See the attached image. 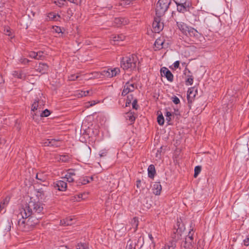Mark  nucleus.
Instances as JSON below:
<instances>
[{"mask_svg":"<svg viewBox=\"0 0 249 249\" xmlns=\"http://www.w3.org/2000/svg\"><path fill=\"white\" fill-rule=\"evenodd\" d=\"M37 60L42 59L44 56L43 55L44 53L42 51H39L36 53Z\"/></svg>","mask_w":249,"mask_h":249,"instance_id":"nucleus-40","label":"nucleus"},{"mask_svg":"<svg viewBox=\"0 0 249 249\" xmlns=\"http://www.w3.org/2000/svg\"><path fill=\"white\" fill-rule=\"evenodd\" d=\"M19 61L21 63H23V64H26V63L29 62V61L28 59H27L26 58H21Z\"/></svg>","mask_w":249,"mask_h":249,"instance_id":"nucleus-56","label":"nucleus"},{"mask_svg":"<svg viewBox=\"0 0 249 249\" xmlns=\"http://www.w3.org/2000/svg\"><path fill=\"white\" fill-rule=\"evenodd\" d=\"M18 217H21V219H19L18 221V225L20 230L23 231L28 230V227L26 225L27 218L29 217H22L20 215V213L18 215Z\"/></svg>","mask_w":249,"mask_h":249,"instance_id":"nucleus-12","label":"nucleus"},{"mask_svg":"<svg viewBox=\"0 0 249 249\" xmlns=\"http://www.w3.org/2000/svg\"><path fill=\"white\" fill-rule=\"evenodd\" d=\"M179 61H177L174 64V67L175 69H177L179 67Z\"/></svg>","mask_w":249,"mask_h":249,"instance_id":"nucleus-58","label":"nucleus"},{"mask_svg":"<svg viewBox=\"0 0 249 249\" xmlns=\"http://www.w3.org/2000/svg\"><path fill=\"white\" fill-rule=\"evenodd\" d=\"M106 154H107V151L106 150H104L100 154V157L105 156L106 155Z\"/></svg>","mask_w":249,"mask_h":249,"instance_id":"nucleus-60","label":"nucleus"},{"mask_svg":"<svg viewBox=\"0 0 249 249\" xmlns=\"http://www.w3.org/2000/svg\"><path fill=\"white\" fill-rule=\"evenodd\" d=\"M36 199L37 201H40L44 199L45 197V192L42 189H38L36 193Z\"/></svg>","mask_w":249,"mask_h":249,"instance_id":"nucleus-20","label":"nucleus"},{"mask_svg":"<svg viewBox=\"0 0 249 249\" xmlns=\"http://www.w3.org/2000/svg\"><path fill=\"white\" fill-rule=\"evenodd\" d=\"M48 68V66L46 64L39 63L36 70L42 73H44L47 71Z\"/></svg>","mask_w":249,"mask_h":249,"instance_id":"nucleus-21","label":"nucleus"},{"mask_svg":"<svg viewBox=\"0 0 249 249\" xmlns=\"http://www.w3.org/2000/svg\"><path fill=\"white\" fill-rule=\"evenodd\" d=\"M204 244L203 241L199 240L198 242L197 249H203Z\"/></svg>","mask_w":249,"mask_h":249,"instance_id":"nucleus-46","label":"nucleus"},{"mask_svg":"<svg viewBox=\"0 0 249 249\" xmlns=\"http://www.w3.org/2000/svg\"><path fill=\"white\" fill-rule=\"evenodd\" d=\"M125 38V36L123 35H120L116 36H114L112 37V39L114 41H117L119 40H123Z\"/></svg>","mask_w":249,"mask_h":249,"instance_id":"nucleus-32","label":"nucleus"},{"mask_svg":"<svg viewBox=\"0 0 249 249\" xmlns=\"http://www.w3.org/2000/svg\"><path fill=\"white\" fill-rule=\"evenodd\" d=\"M76 249H89L86 245L84 244H78L77 246Z\"/></svg>","mask_w":249,"mask_h":249,"instance_id":"nucleus-44","label":"nucleus"},{"mask_svg":"<svg viewBox=\"0 0 249 249\" xmlns=\"http://www.w3.org/2000/svg\"><path fill=\"white\" fill-rule=\"evenodd\" d=\"M161 17H158L154 18V21L153 23V30L155 33H159L163 28V24L161 22Z\"/></svg>","mask_w":249,"mask_h":249,"instance_id":"nucleus-9","label":"nucleus"},{"mask_svg":"<svg viewBox=\"0 0 249 249\" xmlns=\"http://www.w3.org/2000/svg\"><path fill=\"white\" fill-rule=\"evenodd\" d=\"M177 5V10L181 13L188 11L191 5L189 0H174Z\"/></svg>","mask_w":249,"mask_h":249,"instance_id":"nucleus-6","label":"nucleus"},{"mask_svg":"<svg viewBox=\"0 0 249 249\" xmlns=\"http://www.w3.org/2000/svg\"><path fill=\"white\" fill-rule=\"evenodd\" d=\"M90 75H92V76L88 77H87L88 79H92V78H99L101 77L100 75H101L102 74H101V73H99L98 72H93V73L90 74Z\"/></svg>","mask_w":249,"mask_h":249,"instance_id":"nucleus-34","label":"nucleus"},{"mask_svg":"<svg viewBox=\"0 0 249 249\" xmlns=\"http://www.w3.org/2000/svg\"><path fill=\"white\" fill-rule=\"evenodd\" d=\"M148 237L150 239V249H154L155 247V243L154 240V238L152 236V234H149Z\"/></svg>","mask_w":249,"mask_h":249,"instance_id":"nucleus-30","label":"nucleus"},{"mask_svg":"<svg viewBox=\"0 0 249 249\" xmlns=\"http://www.w3.org/2000/svg\"><path fill=\"white\" fill-rule=\"evenodd\" d=\"M131 3L130 0H123L121 1L120 4L122 6L129 5Z\"/></svg>","mask_w":249,"mask_h":249,"instance_id":"nucleus-43","label":"nucleus"},{"mask_svg":"<svg viewBox=\"0 0 249 249\" xmlns=\"http://www.w3.org/2000/svg\"><path fill=\"white\" fill-rule=\"evenodd\" d=\"M48 17L49 19L52 20H58L60 18L59 16L56 15L55 13H51L49 14Z\"/></svg>","mask_w":249,"mask_h":249,"instance_id":"nucleus-29","label":"nucleus"},{"mask_svg":"<svg viewBox=\"0 0 249 249\" xmlns=\"http://www.w3.org/2000/svg\"><path fill=\"white\" fill-rule=\"evenodd\" d=\"M120 72V69L118 68L114 69H107V70H104L101 72L102 75L111 78L115 76Z\"/></svg>","mask_w":249,"mask_h":249,"instance_id":"nucleus-8","label":"nucleus"},{"mask_svg":"<svg viewBox=\"0 0 249 249\" xmlns=\"http://www.w3.org/2000/svg\"><path fill=\"white\" fill-rule=\"evenodd\" d=\"M163 43L164 40L162 38H159L156 40L155 46L157 49H160L163 47Z\"/></svg>","mask_w":249,"mask_h":249,"instance_id":"nucleus-24","label":"nucleus"},{"mask_svg":"<svg viewBox=\"0 0 249 249\" xmlns=\"http://www.w3.org/2000/svg\"><path fill=\"white\" fill-rule=\"evenodd\" d=\"M126 118L129 120L131 123H133L135 120V117L134 115V113L132 112H128L126 114Z\"/></svg>","mask_w":249,"mask_h":249,"instance_id":"nucleus-28","label":"nucleus"},{"mask_svg":"<svg viewBox=\"0 0 249 249\" xmlns=\"http://www.w3.org/2000/svg\"><path fill=\"white\" fill-rule=\"evenodd\" d=\"M132 99L133 97L131 95H129L127 96V99L126 102V106H128L131 103Z\"/></svg>","mask_w":249,"mask_h":249,"instance_id":"nucleus-47","label":"nucleus"},{"mask_svg":"<svg viewBox=\"0 0 249 249\" xmlns=\"http://www.w3.org/2000/svg\"><path fill=\"white\" fill-rule=\"evenodd\" d=\"M157 121L160 125H162L164 124V120L162 115H159L158 117Z\"/></svg>","mask_w":249,"mask_h":249,"instance_id":"nucleus-38","label":"nucleus"},{"mask_svg":"<svg viewBox=\"0 0 249 249\" xmlns=\"http://www.w3.org/2000/svg\"><path fill=\"white\" fill-rule=\"evenodd\" d=\"M170 3L171 0H159L157 3L155 10L156 16L161 17L164 15Z\"/></svg>","mask_w":249,"mask_h":249,"instance_id":"nucleus-4","label":"nucleus"},{"mask_svg":"<svg viewBox=\"0 0 249 249\" xmlns=\"http://www.w3.org/2000/svg\"><path fill=\"white\" fill-rule=\"evenodd\" d=\"M36 54H37L35 52H31L30 53L29 56V57H30L31 58H33L36 59H37Z\"/></svg>","mask_w":249,"mask_h":249,"instance_id":"nucleus-48","label":"nucleus"},{"mask_svg":"<svg viewBox=\"0 0 249 249\" xmlns=\"http://www.w3.org/2000/svg\"><path fill=\"white\" fill-rule=\"evenodd\" d=\"M132 226L134 228L135 230H136L137 228L138 225V219L136 217L133 218L131 222Z\"/></svg>","mask_w":249,"mask_h":249,"instance_id":"nucleus-33","label":"nucleus"},{"mask_svg":"<svg viewBox=\"0 0 249 249\" xmlns=\"http://www.w3.org/2000/svg\"><path fill=\"white\" fill-rule=\"evenodd\" d=\"M125 249H135L132 241L130 240L128 241Z\"/></svg>","mask_w":249,"mask_h":249,"instance_id":"nucleus-35","label":"nucleus"},{"mask_svg":"<svg viewBox=\"0 0 249 249\" xmlns=\"http://www.w3.org/2000/svg\"><path fill=\"white\" fill-rule=\"evenodd\" d=\"M54 187L57 188V189L59 191H64L66 190L67 183L64 181L59 180L56 182Z\"/></svg>","mask_w":249,"mask_h":249,"instance_id":"nucleus-17","label":"nucleus"},{"mask_svg":"<svg viewBox=\"0 0 249 249\" xmlns=\"http://www.w3.org/2000/svg\"><path fill=\"white\" fill-rule=\"evenodd\" d=\"M114 22L115 24L117 26L125 25L128 23V21L127 19L122 18H115Z\"/></svg>","mask_w":249,"mask_h":249,"instance_id":"nucleus-18","label":"nucleus"},{"mask_svg":"<svg viewBox=\"0 0 249 249\" xmlns=\"http://www.w3.org/2000/svg\"><path fill=\"white\" fill-rule=\"evenodd\" d=\"M13 74L15 77L19 79H24L25 77V74L20 71H15Z\"/></svg>","mask_w":249,"mask_h":249,"instance_id":"nucleus-27","label":"nucleus"},{"mask_svg":"<svg viewBox=\"0 0 249 249\" xmlns=\"http://www.w3.org/2000/svg\"><path fill=\"white\" fill-rule=\"evenodd\" d=\"M79 77V75L71 74L68 77V79L70 81H74L78 78Z\"/></svg>","mask_w":249,"mask_h":249,"instance_id":"nucleus-39","label":"nucleus"},{"mask_svg":"<svg viewBox=\"0 0 249 249\" xmlns=\"http://www.w3.org/2000/svg\"><path fill=\"white\" fill-rule=\"evenodd\" d=\"M83 194H80L77 196V197H75L74 199H73L74 201H80L81 199H83Z\"/></svg>","mask_w":249,"mask_h":249,"instance_id":"nucleus-50","label":"nucleus"},{"mask_svg":"<svg viewBox=\"0 0 249 249\" xmlns=\"http://www.w3.org/2000/svg\"><path fill=\"white\" fill-rule=\"evenodd\" d=\"M244 244L247 246L249 245V238H247L244 240Z\"/></svg>","mask_w":249,"mask_h":249,"instance_id":"nucleus-59","label":"nucleus"},{"mask_svg":"<svg viewBox=\"0 0 249 249\" xmlns=\"http://www.w3.org/2000/svg\"><path fill=\"white\" fill-rule=\"evenodd\" d=\"M44 104L45 102L42 100H36L32 105L31 111L35 112L38 109H41Z\"/></svg>","mask_w":249,"mask_h":249,"instance_id":"nucleus-11","label":"nucleus"},{"mask_svg":"<svg viewBox=\"0 0 249 249\" xmlns=\"http://www.w3.org/2000/svg\"><path fill=\"white\" fill-rule=\"evenodd\" d=\"M96 104V102L95 101H92L91 102V104H90V106H92Z\"/></svg>","mask_w":249,"mask_h":249,"instance_id":"nucleus-62","label":"nucleus"},{"mask_svg":"<svg viewBox=\"0 0 249 249\" xmlns=\"http://www.w3.org/2000/svg\"><path fill=\"white\" fill-rule=\"evenodd\" d=\"M50 114V111L48 109H46L41 113L40 117H48Z\"/></svg>","mask_w":249,"mask_h":249,"instance_id":"nucleus-36","label":"nucleus"},{"mask_svg":"<svg viewBox=\"0 0 249 249\" xmlns=\"http://www.w3.org/2000/svg\"><path fill=\"white\" fill-rule=\"evenodd\" d=\"M166 116L167 117L166 120L168 122H170L171 120L172 113L169 111H167L166 113Z\"/></svg>","mask_w":249,"mask_h":249,"instance_id":"nucleus-49","label":"nucleus"},{"mask_svg":"<svg viewBox=\"0 0 249 249\" xmlns=\"http://www.w3.org/2000/svg\"><path fill=\"white\" fill-rule=\"evenodd\" d=\"M93 179L92 177L90 178H83L80 179L79 181V183H81L82 184H86L87 183L90 182V180H92Z\"/></svg>","mask_w":249,"mask_h":249,"instance_id":"nucleus-31","label":"nucleus"},{"mask_svg":"<svg viewBox=\"0 0 249 249\" xmlns=\"http://www.w3.org/2000/svg\"><path fill=\"white\" fill-rule=\"evenodd\" d=\"M132 107L135 109H137L138 105H137V101L136 99H134L132 102Z\"/></svg>","mask_w":249,"mask_h":249,"instance_id":"nucleus-51","label":"nucleus"},{"mask_svg":"<svg viewBox=\"0 0 249 249\" xmlns=\"http://www.w3.org/2000/svg\"><path fill=\"white\" fill-rule=\"evenodd\" d=\"M91 104V102H88V103H86V107L88 108L90 106V104Z\"/></svg>","mask_w":249,"mask_h":249,"instance_id":"nucleus-61","label":"nucleus"},{"mask_svg":"<svg viewBox=\"0 0 249 249\" xmlns=\"http://www.w3.org/2000/svg\"><path fill=\"white\" fill-rule=\"evenodd\" d=\"M36 222L33 223V218H27V221H26V225L28 227V230H29L30 227H32L34 226L35 224H36L37 223V219H35Z\"/></svg>","mask_w":249,"mask_h":249,"instance_id":"nucleus-26","label":"nucleus"},{"mask_svg":"<svg viewBox=\"0 0 249 249\" xmlns=\"http://www.w3.org/2000/svg\"><path fill=\"white\" fill-rule=\"evenodd\" d=\"M193 83V78H189L186 81V84L191 85Z\"/></svg>","mask_w":249,"mask_h":249,"instance_id":"nucleus-54","label":"nucleus"},{"mask_svg":"<svg viewBox=\"0 0 249 249\" xmlns=\"http://www.w3.org/2000/svg\"><path fill=\"white\" fill-rule=\"evenodd\" d=\"M69 160V157L68 156L63 155L59 156V160L62 161L66 162Z\"/></svg>","mask_w":249,"mask_h":249,"instance_id":"nucleus-41","label":"nucleus"},{"mask_svg":"<svg viewBox=\"0 0 249 249\" xmlns=\"http://www.w3.org/2000/svg\"><path fill=\"white\" fill-rule=\"evenodd\" d=\"M197 90L194 88L189 89L187 91V99L189 102H192L197 93Z\"/></svg>","mask_w":249,"mask_h":249,"instance_id":"nucleus-16","label":"nucleus"},{"mask_svg":"<svg viewBox=\"0 0 249 249\" xmlns=\"http://www.w3.org/2000/svg\"><path fill=\"white\" fill-rule=\"evenodd\" d=\"M73 220L72 218L69 217L65 219L61 220L60 221V225L62 226H68L72 224V221Z\"/></svg>","mask_w":249,"mask_h":249,"instance_id":"nucleus-22","label":"nucleus"},{"mask_svg":"<svg viewBox=\"0 0 249 249\" xmlns=\"http://www.w3.org/2000/svg\"><path fill=\"white\" fill-rule=\"evenodd\" d=\"M201 167L197 166H196L195 168V174H194V177L196 178L198 175L199 174V173L201 171Z\"/></svg>","mask_w":249,"mask_h":249,"instance_id":"nucleus-37","label":"nucleus"},{"mask_svg":"<svg viewBox=\"0 0 249 249\" xmlns=\"http://www.w3.org/2000/svg\"><path fill=\"white\" fill-rule=\"evenodd\" d=\"M36 113L35 112L34 114L32 115H33V117L34 118V115H36Z\"/></svg>","mask_w":249,"mask_h":249,"instance_id":"nucleus-64","label":"nucleus"},{"mask_svg":"<svg viewBox=\"0 0 249 249\" xmlns=\"http://www.w3.org/2000/svg\"><path fill=\"white\" fill-rule=\"evenodd\" d=\"M53 31L55 32L56 33L59 34L60 33H62V30L60 27L58 26H53Z\"/></svg>","mask_w":249,"mask_h":249,"instance_id":"nucleus-42","label":"nucleus"},{"mask_svg":"<svg viewBox=\"0 0 249 249\" xmlns=\"http://www.w3.org/2000/svg\"><path fill=\"white\" fill-rule=\"evenodd\" d=\"M75 176L74 171L72 169H69L64 178L69 182H72L74 181Z\"/></svg>","mask_w":249,"mask_h":249,"instance_id":"nucleus-15","label":"nucleus"},{"mask_svg":"<svg viewBox=\"0 0 249 249\" xmlns=\"http://www.w3.org/2000/svg\"><path fill=\"white\" fill-rule=\"evenodd\" d=\"M134 89L135 86L133 84L127 82L124 86L122 94L123 96H125L129 92L133 91Z\"/></svg>","mask_w":249,"mask_h":249,"instance_id":"nucleus-13","label":"nucleus"},{"mask_svg":"<svg viewBox=\"0 0 249 249\" xmlns=\"http://www.w3.org/2000/svg\"><path fill=\"white\" fill-rule=\"evenodd\" d=\"M43 210V204L35 198H31L28 203L20 210V215L22 217H29L32 214L39 213Z\"/></svg>","mask_w":249,"mask_h":249,"instance_id":"nucleus-1","label":"nucleus"},{"mask_svg":"<svg viewBox=\"0 0 249 249\" xmlns=\"http://www.w3.org/2000/svg\"><path fill=\"white\" fill-rule=\"evenodd\" d=\"M91 92V91L87 90V91H83V90H77L76 91V96L78 97H82L83 96H86L89 94V93Z\"/></svg>","mask_w":249,"mask_h":249,"instance_id":"nucleus-25","label":"nucleus"},{"mask_svg":"<svg viewBox=\"0 0 249 249\" xmlns=\"http://www.w3.org/2000/svg\"><path fill=\"white\" fill-rule=\"evenodd\" d=\"M10 229H11V223H10V222H8L7 223V225L6 226L5 230L7 231H9L10 230Z\"/></svg>","mask_w":249,"mask_h":249,"instance_id":"nucleus-55","label":"nucleus"},{"mask_svg":"<svg viewBox=\"0 0 249 249\" xmlns=\"http://www.w3.org/2000/svg\"><path fill=\"white\" fill-rule=\"evenodd\" d=\"M160 73L162 76H165L169 81H172L173 75L171 71L166 68L163 67L160 70Z\"/></svg>","mask_w":249,"mask_h":249,"instance_id":"nucleus-14","label":"nucleus"},{"mask_svg":"<svg viewBox=\"0 0 249 249\" xmlns=\"http://www.w3.org/2000/svg\"><path fill=\"white\" fill-rule=\"evenodd\" d=\"M58 142L56 141L55 140L52 139L51 141L50 146H58L57 143Z\"/></svg>","mask_w":249,"mask_h":249,"instance_id":"nucleus-53","label":"nucleus"},{"mask_svg":"<svg viewBox=\"0 0 249 249\" xmlns=\"http://www.w3.org/2000/svg\"><path fill=\"white\" fill-rule=\"evenodd\" d=\"M172 101L175 104H178L180 102L179 99L176 96H174L172 97Z\"/></svg>","mask_w":249,"mask_h":249,"instance_id":"nucleus-52","label":"nucleus"},{"mask_svg":"<svg viewBox=\"0 0 249 249\" xmlns=\"http://www.w3.org/2000/svg\"><path fill=\"white\" fill-rule=\"evenodd\" d=\"M153 193L155 195H159L162 189V187L160 182H155L153 187Z\"/></svg>","mask_w":249,"mask_h":249,"instance_id":"nucleus-19","label":"nucleus"},{"mask_svg":"<svg viewBox=\"0 0 249 249\" xmlns=\"http://www.w3.org/2000/svg\"><path fill=\"white\" fill-rule=\"evenodd\" d=\"M47 175L44 173L39 172L36 174V178L38 180L37 183L42 184L44 186H47L49 185V182L47 181Z\"/></svg>","mask_w":249,"mask_h":249,"instance_id":"nucleus-10","label":"nucleus"},{"mask_svg":"<svg viewBox=\"0 0 249 249\" xmlns=\"http://www.w3.org/2000/svg\"><path fill=\"white\" fill-rule=\"evenodd\" d=\"M161 249H170L169 247H168V245H165V246L161 248Z\"/></svg>","mask_w":249,"mask_h":249,"instance_id":"nucleus-63","label":"nucleus"},{"mask_svg":"<svg viewBox=\"0 0 249 249\" xmlns=\"http://www.w3.org/2000/svg\"><path fill=\"white\" fill-rule=\"evenodd\" d=\"M5 34L7 36L11 35V31L9 28H6L4 30Z\"/></svg>","mask_w":249,"mask_h":249,"instance_id":"nucleus-57","label":"nucleus"},{"mask_svg":"<svg viewBox=\"0 0 249 249\" xmlns=\"http://www.w3.org/2000/svg\"><path fill=\"white\" fill-rule=\"evenodd\" d=\"M138 59L136 55L132 54L129 57L123 58L121 63V67L124 70H133L137 67Z\"/></svg>","mask_w":249,"mask_h":249,"instance_id":"nucleus-3","label":"nucleus"},{"mask_svg":"<svg viewBox=\"0 0 249 249\" xmlns=\"http://www.w3.org/2000/svg\"><path fill=\"white\" fill-rule=\"evenodd\" d=\"M148 172L149 177L150 178H153L156 173L155 166L151 164L149 166L148 168Z\"/></svg>","mask_w":249,"mask_h":249,"instance_id":"nucleus-23","label":"nucleus"},{"mask_svg":"<svg viewBox=\"0 0 249 249\" xmlns=\"http://www.w3.org/2000/svg\"><path fill=\"white\" fill-rule=\"evenodd\" d=\"M179 30L186 36L193 39H199L202 37L201 35L195 29L188 27L184 23H178Z\"/></svg>","mask_w":249,"mask_h":249,"instance_id":"nucleus-2","label":"nucleus"},{"mask_svg":"<svg viewBox=\"0 0 249 249\" xmlns=\"http://www.w3.org/2000/svg\"><path fill=\"white\" fill-rule=\"evenodd\" d=\"M183 230L181 228H178L174 231V234L173 236V240L168 245L170 249H175L176 247V241L178 240L181 236Z\"/></svg>","mask_w":249,"mask_h":249,"instance_id":"nucleus-7","label":"nucleus"},{"mask_svg":"<svg viewBox=\"0 0 249 249\" xmlns=\"http://www.w3.org/2000/svg\"><path fill=\"white\" fill-rule=\"evenodd\" d=\"M51 140L47 139L43 141L42 144L45 146H50Z\"/></svg>","mask_w":249,"mask_h":249,"instance_id":"nucleus-45","label":"nucleus"},{"mask_svg":"<svg viewBox=\"0 0 249 249\" xmlns=\"http://www.w3.org/2000/svg\"><path fill=\"white\" fill-rule=\"evenodd\" d=\"M195 231L193 229L190 230L181 245V249H192L193 248L194 236Z\"/></svg>","mask_w":249,"mask_h":249,"instance_id":"nucleus-5","label":"nucleus"}]
</instances>
